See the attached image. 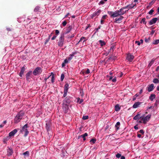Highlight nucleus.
Instances as JSON below:
<instances>
[{
  "instance_id": "f257e3e1",
  "label": "nucleus",
  "mask_w": 159,
  "mask_h": 159,
  "mask_svg": "<svg viewBox=\"0 0 159 159\" xmlns=\"http://www.w3.org/2000/svg\"><path fill=\"white\" fill-rule=\"evenodd\" d=\"M25 114L24 111H21L18 113L14 119V123H18L21 120Z\"/></svg>"
},
{
  "instance_id": "f03ea898",
  "label": "nucleus",
  "mask_w": 159,
  "mask_h": 159,
  "mask_svg": "<svg viewBox=\"0 0 159 159\" xmlns=\"http://www.w3.org/2000/svg\"><path fill=\"white\" fill-rule=\"evenodd\" d=\"M126 11L123 10L121 8L119 10L113 12V18L123 15L126 13Z\"/></svg>"
},
{
  "instance_id": "7ed1b4c3",
  "label": "nucleus",
  "mask_w": 159,
  "mask_h": 159,
  "mask_svg": "<svg viewBox=\"0 0 159 159\" xmlns=\"http://www.w3.org/2000/svg\"><path fill=\"white\" fill-rule=\"evenodd\" d=\"M29 126L28 124H26L22 127L21 129L20 130V132L22 134H23L24 133H25L24 134V137H26L29 133L27 129V128Z\"/></svg>"
},
{
  "instance_id": "20e7f679",
  "label": "nucleus",
  "mask_w": 159,
  "mask_h": 159,
  "mask_svg": "<svg viewBox=\"0 0 159 159\" xmlns=\"http://www.w3.org/2000/svg\"><path fill=\"white\" fill-rule=\"evenodd\" d=\"M64 34H62L59 38V41L58 42V45L60 47H62L63 44L64 42Z\"/></svg>"
},
{
  "instance_id": "39448f33",
  "label": "nucleus",
  "mask_w": 159,
  "mask_h": 159,
  "mask_svg": "<svg viewBox=\"0 0 159 159\" xmlns=\"http://www.w3.org/2000/svg\"><path fill=\"white\" fill-rule=\"evenodd\" d=\"M42 71V68L40 67H37L35 68L33 71V74L35 75H39L41 74Z\"/></svg>"
},
{
  "instance_id": "423d86ee",
  "label": "nucleus",
  "mask_w": 159,
  "mask_h": 159,
  "mask_svg": "<svg viewBox=\"0 0 159 159\" xmlns=\"http://www.w3.org/2000/svg\"><path fill=\"white\" fill-rule=\"evenodd\" d=\"M151 114H149L146 117H143L141 116L140 117V119L141 120L143 121V123L144 124H146L147 122L149 121L151 117Z\"/></svg>"
},
{
  "instance_id": "0eeeda50",
  "label": "nucleus",
  "mask_w": 159,
  "mask_h": 159,
  "mask_svg": "<svg viewBox=\"0 0 159 159\" xmlns=\"http://www.w3.org/2000/svg\"><path fill=\"white\" fill-rule=\"evenodd\" d=\"M72 99V98L70 97H67L65 98V99L63 100V102L65 103H67L66 104H70L71 102V100Z\"/></svg>"
},
{
  "instance_id": "6e6552de",
  "label": "nucleus",
  "mask_w": 159,
  "mask_h": 159,
  "mask_svg": "<svg viewBox=\"0 0 159 159\" xmlns=\"http://www.w3.org/2000/svg\"><path fill=\"white\" fill-rule=\"evenodd\" d=\"M101 12V10L100 9H97V11L94 12L91 16V18H93L95 16H98Z\"/></svg>"
},
{
  "instance_id": "1a4fd4ad",
  "label": "nucleus",
  "mask_w": 159,
  "mask_h": 159,
  "mask_svg": "<svg viewBox=\"0 0 159 159\" xmlns=\"http://www.w3.org/2000/svg\"><path fill=\"white\" fill-rule=\"evenodd\" d=\"M32 74V71H29L26 74V80L27 81H29L30 80V76Z\"/></svg>"
},
{
  "instance_id": "9d476101",
  "label": "nucleus",
  "mask_w": 159,
  "mask_h": 159,
  "mask_svg": "<svg viewBox=\"0 0 159 159\" xmlns=\"http://www.w3.org/2000/svg\"><path fill=\"white\" fill-rule=\"evenodd\" d=\"M68 104L65 103H63V109L65 112L66 113L67 110L68 109Z\"/></svg>"
},
{
  "instance_id": "9b49d317",
  "label": "nucleus",
  "mask_w": 159,
  "mask_h": 159,
  "mask_svg": "<svg viewBox=\"0 0 159 159\" xmlns=\"http://www.w3.org/2000/svg\"><path fill=\"white\" fill-rule=\"evenodd\" d=\"M159 20V18L158 17H156L152 19L149 22V24L150 25H152L154 24H155L156 21Z\"/></svg>"
},
{
  "instance_id": "f8f14e48",
  "label": "nucleus",
  "mask_w": 159,
  "mask_h": 159,
  "mask_svg": "<svg viewBox=\"0 0 159 159\" xmlns=\"http://www.w3.org/2000/svg\"><path fill=\"white\" fill-rule=\"evenodd\" d=\"M154 88V85L153 84H151L148 85L147 88V89L149 92L152 91Z\"/></svg>"
},
{
  "instance_id": "ddd939ff",
  "label": "nucleus",
  "mask_w": 159,
  "mask_h": 159,
  "mask_svg": "<svg viewBox=\"0 0 159 159\" xmlns=\"http://www.w3.org/2000/svg\"><path fill=\"white\" fill-rule=\"evenodd\" d=\"M124 17L121 16H120L119 18H116L115 19L114 22L116 23H120L121 22L122 20L123 19Z\"/></svg>"
},
{
  "instance_id": "4468645a",
  "label": "nucleus",
  "mask_w": 159,
  "mask_h": 159,
  "mask_svg": "<svg viewBox=\"0 0 159 159\" xmlns=\"http://www.w3.org/2000/svg\"><path fill=\"white\" fill-rule=\"evenodd\" d=\"M134 58V56L130 54H129L127 55L126 57L127 59L130 61H132Z\"/></svg>"
},
{
  "instance_id": "2eb2a0df",
  "label": "nucleus",
  "mask_w": 159,
  "mask_h": 159,
  "mask_svg": "<svg viewBox=\"0 0 159 159\" xmlns=\"http://www.w3.org/2000/svg\"><path fill=\"white\" fill-rule=\"evenodd\" d=\"M25 66H24L23 67L21 68V70L20 73L19 74V75L20 77H22V75L24 74V72L25 70Z\"/></svg>"
},
{
  "instance_id": "dca6fc26",
  "label": "nucleus",
  "mask_w": 159,
  "mask_h": 159,
  "mask_svg": "<svg viewBox=\"0 0 159 159\" xmlns=\"http://www.w3.org/2000/svg\"><path fill=\"white\" fill-rule=\"evenodd\" d=\"M132 8H133V7L132 6V4H129L125 7L121 8L123 10H124L125 9H128V10H126L127 11L126 12L128 11L129 10Z\"/></svg>"
},
{
  "instance_id": "f3484780",
  "label": "nucleus",
  "mask_w": 159,
  "mask_h": 159,
  "mask_svg": "<svg viewBox=\"0 0 159 159\" xmlns=\"http://www.w3.org/2000/svg\"><path fill=\"white\" fill-rule=\"evenodd\" d=\"M17 131V129H15L12 131H11L9 133V136L10 137H12L14 135L16 134Z\"/></svg>"
},
{
  "instance_id": "a211bd4d",
  "label": "nucleus",
  "mask_w": 159,
  "mask_h": 159,
  "mask_svg": "<svg viewBox=\"0 0 159 159\" xmlns=\"http://www.w3.org/2000/svg\"><path fill=\"white\" fill-rule=\"evenodd\" d=\"M40 7L39 6H36L34 10V12L38 14V12H40Z\"/></svg>"
},
{
  "instance_id": "6ab92c4d",
  "label": "nucleus",
  "mask_w": 159,
  "mask_h": 159,
  "mask_svg": "<svg viewBox=\"0 0 159 159\" xmlns=\"http://www.w3.org/2000/svg\"><path fill=\"white\" fill-rule=\"evenodd\" d=\"M72 29V26H69L67 27H66V32L64 33L65 34H67L70 32Z\"/></svg>"
},
{
  "instance_id": "aec40b11",
  "label": "nucleus",
  "mask_w": 159,
  "mask_h": 159,
  "mask_svg": "<svg viewBox=\"0 0 159 159\" xmlns=\"http://www.w3.org/2000/svg\"><path fill=\"white\" fill-rule=\"evenodd\" d=\"M77 53L76 52H73L70 55L69 57L68 58V59H67L68 60L70 61L72 59L74 56L77 54Z\"/></svg>"
},
{
  "instance_id": "412c9836",
  "label": "nucleus",
  "mask_w": 159,
  "mask_h": 159,
  "mask_svg": "<svg viewBox=\"0 0 159 159\" xmlns=\"http://www.w3.org/2000/svg\"><path fill=\"white\" fill-rule=\"evenodd\" d=\"M7 155L11 156L13 153V151L12 149L11 148H9L7 150Z\"/></svg>"
},
{
  "instance_id": "4be33fe9",
  "label": "nucleus",
  "mask_w": 159,
  "mask_h": 159,
  "mask_svg": "<svg viewBox=\"0 0 159 159\" xmlns=\"http://www.w3.org/2000/svg\"><path fill=\"white\" fill-rule=\"evenodd\" d=\"M141 102H136L133 105V107L134 108H136L138 107L141 104Z\"/></svg>"
},
{
  "instance_id": "5701e85b",
  "label": "nucleus",
  "mask_w": 159,
  "mask_h": 159,
  "mask_svg": "<svg viewBox=\"0 0 159 159\" xmlns=\"http://www.w3.org/2000/svg\"><path fill=\"white\" fill-rule=\"evenodd\" d=\"M156 98V95L154 94H152L149 97V99L151 101H152L154 99H155Z\"/></svg>"
},
{
  "instance_id": "b1692460",
  "label": "nucleus",
  "mask_w": 159,
  "mask_h": 159,
  "mask_svg": "<svg viewBox=\"0 0 159 159\" xmlns=\"http://www.w3.org/2000/svg\"><path fill=\"white\" fill-rule=\"evenodd\" d=\"M68 61L67 58L66 59L62 64V67H64L66 65V64L68 63Z\"/></svg>"
},
{
  "instance_id": "393cba45",
  "label": "nucleus",
  "mask_w": 159,
  "mask_h": 159,
  "mask_svg": "<svg viewBox=\"0 0 159 159\" xmlns=\"http://www.w3.org/2000/svg\"><path fill=\"white\" fill-rule=\"evenodd\" d=\"M120 123L119 122H117L115 125V127L116 128V130H117L119 129L120 126Z\"/></svg>"
},
{
  "instance_id": "a878e982",
  "label": "nucleus",
  "mask_w": 159,
  "mask_h": 159,
  "mask_svg": "<svg viewBox=\"0 0 159 159\" xmlns=\"http://www.w3.org/2000/svg\"><path fill=\"white\" fill-rule=\"evenodd\" d=\"M115 110L116 111H119L120 110V107L119 105L118 104L115 106Z\"/></svg>"
},
{
  "instance_id": "bb28decb",
  "label": "nucleus",
  "mask_w": 159,
  "mask_h": 159,
  "mask_svg": "<svg viewBox=\"0 0 159 159\" xmlns=\"http://www.w3.org/2000/svg\"><path fill=\"white\" fill-rule=\"evenodd\" d=\"M83 39H84V40L83 41V43L84 42L87 40V39H86V37H82L81 38H80V40H79V42L78 43H80V42H81L83 40Z\"/></svg>"
},
{
  "instance_id": "cd10ccee",
  "label": "nucleus",
  "mask_w": 159,
  "mask_h": 159,
  "mask_svg": "<svg viewBox=\"0 0 159 159\" xmlns=\"http://www.w3.org/2000/svg\"><path fill=\"white\" fill-rule=\"evenodd\" d=\"M50 126L49 122L47 123L46 124V128L47 131L50 130Z\"/></svg>"
},
{
  "instance_id": "c85d7f7f",
  "label": "nucleus",
  "mask_w": 159,
  "mask_h": 159,
  "mask_svg": "<svg viewBox=\"0 0 159 159\" xmlns=\"http://www.w3.org/2000/svg\"><path fill=\"white\" fill-rule=\"evenodd\" d=\"M69 85L68 83L66 84L64 86V91H68Z\"/></svg>"
},
{
  "instance_id": "c756f323",
  "label": "nucleus",
  "mask_w": 159,
  "mask_h": 159,
  "mask_svg": "<svg viewBox=\"0 0 159 159\" xmlns=\"http://www.w3.org/2000/svg\"><path fill=\"white\" fill-rule=\"evenodd\" d=\"M99 42L101 46H103L106 45V43L104 41L102 40H99Z\"/></svg>"
},
{
  "instance_id": "7c9ffc66",
  "label": "nucleus",
  "mask_w": 159,
  "mask_h": 159,
  "mask_svg": "<svg viewBox=\"0 0 159 159\" xmlns=\"http://www.w3.org/2000/svg\"><path fill=\"white\" fill-rule=\"evenodd\" d=\"M154 61V60L152 59V60L149 63V64H148V68H150L151 66L153 64Z\"/></svg>"
},
{
  "instance_id": "2f4dec72",
  "label": "nucleus",
  "mask_w": 159,
  "mask_h": 159,
  "mask_svg": "<svg viewBox=\"0 0 159 159\" xmlns=\"http://www.w3.org/2000/svg\"><path fill=\"white\" fill-rule=\"evenodd\" d=\"M140 115L139 114H138L136 115L134 117V120H137L138 119L140 118Z\"/></svg>"
},
{
  "instance_id": "473e14b6",
  "label": "nucleus",
  "mask_w": 159,
  "mask_h": 159,
  "mask_svg": "<svg viewBox=\"0 0 159 159\" xmlns=\"http://www.w3.org/2000/svg\"><path fill=\"white\" fill-rule=\"evenodd\" d=\"M88 136V134L87 133H84V134L81 135L82 138H83L84 141H85L86 140L85 137L87 136Z\"/></svg>"
},
{
  "instance_id": "72a5a7b5",
  "label": "nucleus",
  "mask_w": 159,
  "mask_h": 159,
  "mask_svg": "<svg viewBox=\"0 0 159 159\" xmlns=\"http://www.w3.org/2000/svg\"><path fill=\"white\" fill-rule=\"evenodd\" d=\"M140 23H143V24L146 25V19L145 18H143L141 20Z\"/></svg>"
},
{
  "instance_id": "f704fd0d",
  "label": "nucleus",
  "mask_w": 159,
  "mask_h": 159,
  "mask_svg": "<svg viewBox=\"0 0 159 159\" xmlns=\"http://www.w3.org/2000/svg\"><path fill=\"white\" fill-rule=\"evenodd\" d=\"M107 13L111 17H113V12L111 11H108Z\"/></svg>"
},
{
  "instance_id": "c9c22d12",
  "label": "nucleus",
  "mask_w": 159,
  "mask_h": 159,
  "mask_svg": "<svg viewBox=\"0 0 159 159\" xmlns=\"http://www.w3.org/2000/svg\"><path fill=\"white\" fill-rule=\"evenodd\" d=\"M159 43V39H157L153 41L152 42V44L156 45Z\"/></svg>"
},
{
  "instance_id": "e433bc0d",
  "label": "nucleus",
  "mask_w": 159,
  "mask_h": 159,
  "mask_svg": "<svg viewBox=\"0 0 159 159\" xmlns=\"http://www.w3.org/2000/svg\"><path fill=\"white\" fill-rule=\"evenodd\" d=\"M151 40V38L150 37H148V38H145V41L146 43H148Z\"/></svg>"
},
{
  "instance_id": "4c0bfd02",
  "label": "nucleus",
  "mask_w": 159,
  "mask_h": 159,
  "mask_svg": "<svg viewBox=\"0 0 159 159\" xmlns=\"http://www.w3.org/2000/svg\"><path fill=\"white\" fill-rule=\"evenodd\" d=\"M153 82L155 84H157L159 83V81L157 79L155 78L153 79Z\"/></svg>"
},
{
  "instance_id": "58836bf2",
  "label": "nucleus",
  "mask_w": 159,
  "mask_h": 159,
  "mask_svg": "<svg viewBox=\"0 0 159 159\" xmlns=\"http://www.w3.org/2000/svg\"><path fill=\"white\" fill-rule=\"evenodd\" d=\"M29 152L28 151H26L25 152H24L23 153V155L25 156H29Z\"/></svg>"
},
{
  "instance_id": "ea45409f",
  "label": "nucleus",
  "mask_w": 159,
  "mask_h": 159,
  "mask_svg": "<svg viewBox=\"0 0 159 159\" xmlns=\"http://www.w3.org/2000/svg\"><path fill=\"white\" fill-rule=\"evenodd\" d=\"M97 140L95 139H92L90 141V142L91 143H94Z\"/></svg>"
},
{
  "instance_id": "a19ab883",
  "label": "nucleus",
  "mask_w": 159,
  "mask_h": 159,
  "mask_svg": "<svg viewBox=\"0 0 159 159\" xmlns=\"http://www.w3.org/2000/svg\"><path fill=\"white\" fill-rule=\"evenodd\" d=\"M64 74L62 73L61 74V81H63L64 79Z\"/></svg>"
},
{
  "instance_id": "79ce46f5",
  "label": "nucleus",
  "mask_w": 159,
  "mask_h": 159,
  "mask_svg": "<svg viewBox=\"0 0 159 159\" xmlns=\"http://www.w3.org/2000/svg\"><path fill=\"white\" fill-rule=\"evenodd\" d=\"M52 33L50 34V35L49 36L48 38V39H47L46 40V41H45L46 42H45V44H46V43H47V42H48L49 41V39H50V38L51 36H52Z\"/></svg>"
},
{
  "instance_id": "37998d69",
  "label": "nucleus",
  "mask_w": 159,
  "mask_h": 159,
  "mask_svg": "<svg viewBox=\"0 0 159 159\" xmlns=\"http://www.w3.org/2000/svg\"><path fill=\"white\" fill-rule=\"evenodd\" d=\"M89 118V116H83L82 118V119L83 120H85Z\"/></svg>"
},
{
  "instance_id": "c03bdc74",
  "label": "nucleus",
  "mask_w": 159,
  "mask_h": 159,
  "mask_svg": "<svg viewBox=\"0 0 159 159\" xmlns=\"http://www.w3.org/2000/svg\"><path fill=\"white\" fill-rule=\"evenodd\" d=\"M67 92V91H64V93L63 94V97H65L66 96Z\"/></svg>"
},
{
  "instance_id": "a18cd8bd",
  "label": "nucleus",
  "mask_w": 159,
  "mask_h": 159,
  "mask_svg": "<svg viewBox=\"0 0 159 159\" xmlns=\"http://www.w3.org/2000/svg\"><path fill=\"white\" fill-rule=\"evenodd\" d=\"M90 73V71L89 69H87L86 71H85V75L86 74H89Z\"/></svg>"
},
{
  "instance_id": "49530a36",
  "label": "nucleus",
  "mask_w": 159,
  "mask_h": 159,
  "mask_svg": "<svg viewBox=\"0 0 159 159\" xmlns=\"http://www.w3.org/2000/svg\"><path fill=\"white\" fill-rule=\"evenodd\" d=\"M54 80H55L54 76V75H52V80H51L52 82V83H53L54 82Z\"/></svg>"
},
{
  "instance_id": "de8ad7c7",
  "label": "nucleus",
  "mask_w": 159,
  "mask_h": 159,
  "mask_svg": "<svg viewBox=\"0 0 159 159\" xmlns=\"http://www.w3.org/2000/svg\"><path fill=\"white\" fill-rule=\"evenodd\" d=\"M154 11L153 9L149 11L148 12V14L150 15H152V13L154 12Z\"/></svg>"
},
{
  "instance_id": "09e8293b",
  "label": "nucleus",
  "mask_w": 159,
  "mask_h": 159,
  "mask_svg": "<svg viewBox=\"0 0 159 159\" xmlns=\"http://www.w3.org/2000/svg\"><path fill=\"white\" fill-rule=\"evenodd\" d=\"M104 2L103 1V0H102L99 2L98 4L99 5H102L104 4Z\"/></svg>"
},
{
  "instance_id": "8fccbe9b",
  "label": "nucleus",
  "mask_w": 159,
  "mask_h": 159,
  "mask_svg": "<svg viewBox=\"0 0 159 159\" xmlns=\"http://www.w3.org/2000/svg\"><path fill=\"white\" fill-rule=\"evenodd\" d=\"M116 157L117 158H119L121 157V154L119 153H117L116 155Z\"/></svg>"
},
{
  "instance_id": "3c124183",
  "label": "nucleus",
  "mask_w": 159,
  "mask_h": 159,
  "mask_svg": "<svg viewBox=\"0 0 159 159\" xmlns=\"http://www.w3.org/2000/svg\"><path fill=\"white\" fill-rule=\"evenodd\" d=\"M80 74H82L83 75H85V71L84 70H81L80 72Z\"/></svg>"
},
{
  "instance_id": "603ef678",
  "label": "nucleus",
  "mask_w": 159,
  "mask_h": 159,
  "mask_svg": "<svg viewBox=\"0 0 159 159\" xmlns=\"http://www.w3.org/2000/svg\"><path fill=\"white\" fill-rule=\"evenodd\" d=\"M107 15H104V16H103L102 18V19H105L106 18H107Z\"/></svg>"
},
{
  "instance_id": "864d4df0",
  "label": "nucleus",
  "mask_w": 159,
  "mask_h": 159,
  "mask_svg": "<svg viewBox=\"0 0 159 159\" xmlns=\"http://www.w3.org/2000/svg\"><path fill=\"white\" fill-rule=\"evenodd\" d=\"M115 48V46H112L110 48V50L111 51L112 50V52H113V49Z\"/></svg>"
},
{
  "instance_id": "5fc2aeb1",
  "label": "nucleus",
  "mask_w": 159,
  "mask_h": 159,
  "mask_svg": "<svg viewBox=\"0 0 159 159\" xmlns=\"http://www.w3.org/2000/svg\"><path fill=\"white\" fill-rule=\"evenodd\" d=\"M139 132L140 133L142 134H144V131L142 129L140 130L138 132V133Z\"/></svg>"
},
{
  "instance_id": "6e6d98bb",
  "label": "nucleus",
  "mask_w": 159,
  "mask_h": 159,
  "mask_svg": "<svg viewBox=\"0 0 159 159\" xmlns=\"http://www.w3.org/2000/svg\"><path fill=\"white\" fill-rule=\"evenodd\" d=\"M67 22L66 21H64L62 23V25L64 26H65Z\"/></svg>"
},
{
  "instance_id": "4d7b16f0",
  "label": "nucleus",
  "mask_w": 159,
  "mask_h": 159,
  "mask_svg": "<svg viewBox=\"0 0 159 159\" xmlns=\"http://www.w3.org/2000/svg\"><path fill=\"white\" fill-rule=\"evenodd\" d=\"M59 33V31L58 30H55V35H57Z\"/></svg>"
},
{
  "instance_id": "13d9d810",
  "label": "nucleus",
  "mask_w": 159,
  "mask_h": 159,
  "mask_svg": "<svg viewBox=\"0 0 159 159\" xmlns=\"http://www.w3.org/2000/svg\"><path fill=\"white\" fill-rule=\"evenodd\" d=\"M135 43H136V44H137L139 45V46L140 45V42L139 41H135Z\"/></svg>"
},
{
  "instance_id": "bf43d9fd",
  "label": "nucleus",
  "mask_w": 159,
  "mask_h": 159,
  "mask_svg": "<svg viewBox=\"0 0 159 159\" xmlns=\"http://www.w3.org/2000/svg\"><path fill=\"white\" fill-rule=\"evenodd\" d=\"M79 100H80V101H79V103L80 104H81L83 101V99H80V98H79V99H78V101H79Z\"/></svg>"
},
{
  "instance_id": "052dcab7",
  "label": "nucleus",
  "mask_w": 159,
  "mask_h": 159,
  "mask_svg": "<svg viewBox=\"0 0 159 159\" xmlns=\"http://www.w3.org/2000/svg\"><path fill=\"white\" fill-rule=\"evenodd\" d=\"M57 37V36L55 35H54L53 37L51 39L52 40H54Z\"/></svg>"
},
{
  "instance_id": "680f3d73",
  "label": "nucleus",
  "mask_w": 159,
  "mask_h": 159,
  "mask_svg": "<svg viewBox=\"0 0 159 159\" xmlns=\"http://www.w3.org/2000/svg\"><path fill=\"white\" fill-rule=\"evenodd\" d=\"M112 81L113 82H116V77L112 79Z\"/></svg>"
},
{
  "instance_id": "e2e57ef3",
  "label": "nucleus",
  "mask_w": 159,
  "mask_h": 159,
  "mask_svg": "<svg viewBox=\"0 0 159 159\" xmlns=\"http://www.w3.org/2000/svg\"><path fill=\"white\" fill-rule=\"evenodd\" d=\"M100 26H98V28L96 29V31L95 32V33L97 32L98 31V30L99 29H100Z\"/></svg>"
},
{
  "instance_id": "0e129e2a",
  "label": "nucleus",
  "mask_w": 159,
  "mask_h": 159,
  "mask_svg": "<svg viewBox=\"0 0 159 159\" xmlns=\"http://www.w3.org/2000/svg\"><path fill=\"white\" fill-rule=\"evenodd\" d=\"M119 75H119V77H121L123 75V74L122 72H121L119 74Z\"/></svg>"
},
{
  "instance_id": "69168bd1",
  "label": "nucleus",
  "mask_w": 159,
  "mask_h": 159,
  "mask_svg": "<svg viewBox=\"0 0 159 159\" xmlns=\"http://www.w3.org/2000/svg\"><path fill=\"white\" fill-rule=\"evenodd\" d=\"M104 20L103 19H101V23L102 24H103L104 23Z\"/></svg>"
},
{
  "instance_id": "338daca9",
  "label": "nucleus",
  "mask_w": 159,
  "mask_h": 159,
  "mask_svg": "<svg viewBox=\"0 0 159 159\" xmlns=\"http://www.w3.org/2000/svg\"><path fill=\"white\" fill-rule=\"evenodd\" d=\"M141 136V135L140 134H139L138 133L137 137L138 138H140Z\"/></svg>"
},
{
  "instance_id": "774afa93",
  "label": "nucleus",
  "mask_w": 159,
  "mask_h": 159,
  "mask_svg": "<svg viewBox=\"0 0 159 159\" xmlns=\"http://www.w3.org/2000/svg\"><path fill=\"white\" fill-rule=\"evenodd\" d=\"M159 70V66L157 67L156 69V71H158Z\"/></svg>"
}]
</instances>
